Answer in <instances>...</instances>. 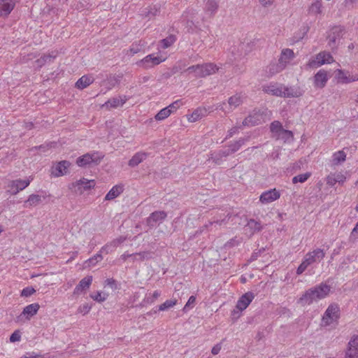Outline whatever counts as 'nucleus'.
I'll list each match as a JSON object with an SVG mask.
<instances>
[{"instance_id": "f257e3e1", "label": "nucleus", "mask_w": 358, "mask_h": 358, "mask_svg": "<svg viewBox=\"0 0 358 358\" xmlns=\"http://www.w3.org/2000/svg\"><path fill=\"white\" fill-rule=\"evenodd\" d=\"M330 292V286L326 283L308 289L299 299L298 302L301 306L310 305L314 301L325 298Z\"/></svg>"}, {"instance_id": "f03ea898", "label": "nucleus", "mask_w": 358, "mask_h": 358, "mask_svg": "<svg viewBox=\"0 0 358 358\" xmlns=\"http://www.w3.org/2000/svg\"><path fill=\"white\" fill-rule=\"evenodd\" d=\"M339 311L340 309L337 304H330L322 316V322L323 325L325 327L329 326L334 322H336L339 318Z\"/></svg>"}, {"instance_id": "7ed1b4c3", "label": "nucleus", "mask_w": 358, "mask_h": 358, "mask_svg": "<svg viewBox=\"0 0 358 358\" xmlns=\"http://www.w3.org/2000/svg\"><path fill=\"white\" fill-rule=\"evenodd\" d=\"M255 298V295L252 292H248L242 295V296L238 300L236 309L232 311V315L236 318L240 317V312L244 310L250 305Z\"/></svg>"}, {"instance_id": "20e7f679", "label": "nucleus", "mask_w": 358, "mask_h": 358, "mask_svg": "<svg viewBox=\"0 0 358 358\" xmlns=\"http://www.w3.org/2000/svg\"><path fill=\"white\" fill-rule=\"evenodd\" d=\"M265 122V115L260 110L255 109L242 122L243 126L252 127Z\"/></svg>"}, {"instance_id": "39448f33", "label": "nucleus", "mask_w": 358, "mask_h": 358, "mask_svg": "<svg viewBox=\"0 0 358 358\" xmlns=\"http://www.w3.org/2000/svg\"><path fill=\"white\" fill-rule=\"evenodd\" d=\"M165 60V58L162 57L155 56L153 54H150L145 57L141 60L136 62L138 66H141L145 69H148L154 67L156 65L159 64Z\"/></svg>"}, {"instance_id": "423d86ee", "label": "nucleus", "mask_w": 358, "mask_h": 358, "mask_svg": "<svg viewBox=\"0 0 358 358\" xmlns=\"http://www.w3.org/2000/svg\"><path fill=\"white\" fill-rule=\"evenodd\" d=\"M345 34V29L341 26L334 27L329 34V45L331 49H335L337 48L338 44V41L343 38Z\"/></svg>"}, {"instance_id": "0eeeda50", "label": "nucleus", "mask_w": 358, "mask_h": 358, "mask_svg": "<svg viewBox=\"0 0 358 358\" xmlns=\"http://www.w3.org/2000/svg\"><path fill=\"white\" fill-rule=\"evenodd\" d=\"M31 180L29 179L22 180L17 179L11 180L7 186V191L12 195L17 194L20 191L23 190L30 184Z\"/></svg>"}, {"instance_id": "6e6552de", "label": "nucleus", "mask_w": 358, "mask_h": 358, "mask_svg": "<svg viewBox=\"0 0 358 358\" xmlns=\"http://www.w3.org/2000/svg\"><path fill=\"white\" fill-rule=\"evenodd\" d=\"M219 67L211 62L199 64V71L197 78H206L215 74L218 71Z\"/></svg>"}, {"instance_id": "1a4fd4ad", "label": "nucleus", "mask_w": 358, "mask_h": 358, "mask_svg": "<svg viewBox=\"0 0 358 358\" xmlns=\"http://www.w3.org/2000/svg\"><path fill=\"white\" fill-rule=\"evenodd\" d=\"M316 59H317L316 61H315V60L310 61L308 63V65L310 67H314L316 65L318 66L322 65L325 63L330 64L334 62V59H333V57L331 56V55L329 52H327L325 51L320 52L317 55Z\"/></svg>"}, {"instance_id": "9d476101", "label": "nucleus", "mask_w": 358, "mask_h": 358, "mask_svg": "<svg viewBox=\"0 0 358 358\" xmlns=\"http://www.w3.org/2000/svg\"><path fill=\"white\" fill-rule=\"evenodd\" d=\"M325 256V252L323 250L317 248L312 252L307 253L304 259L307 262L308 264L310 265L315 262H320Z\"/></svg>"}, {"instance_id": "9b49d317", "label": "nucleus", "mask_w": 358, "mask_h": 358, "mask_svg": "<svg viewBox=\"0 0 358 358\" xmlns=\"http://www.w3.org/2000/svg\"><path fill=\"white\" fill-rule=\"evenodd\" d=\"M295 57L294 52L289 48L282 49L278 59L280 64L285 69Z\"/></svg>"}, {"instance_id": "f8f14e48", "label": "nucleus", "mask_w": 358, "mask_h": 358, "mask_svg": "<svg viewBox=\"0 0 358 358\" xmlns=\"http://www.w3.org/2000/svg\"><path fill=\"white\" fill-rule=\"evenodd\" d=\"M280 194L275 189H270L263 192L259 198V201L262 203H268L278 199Z\"/></svg>"}, {"instance_id": "ddd939ff", "label": "nucleus", "mask_w": 358, "mask_h": 358, "mask_svg": "<svg viewBox=\"0 0 358 358\" xmlns=\"http://www.w3.org/2000/svg\"><path fill=\"white\" fill-rule=\"evenodd\" d=\"M166 216V213L163 210L155 211L147 218V224L150 227H154L157 223L162 222Z\"/></svg>"}, {"instance_id": "4468645a", "label": "nucleus", "mask_w": 358, "mask_h": 358, "mask_svg": "<svg viewBox=\"0 0 358 358\" xmlns=\"http://www.w3.org/2000/svg\"><path fill=\"white\" fill-rule=\"evenodd\" d=\"M17 0H0V15L7 16L15 7Z\"/></svg>"}, {"instance_id": "2eb2a0df", "label": "nucleus", "mask_w": 358, "mask_h": 358, "mask_svg": "<svg viewBox=\"0 0 358 358\" xmlns=\"http://www.w3.org/2000/svg\"><path fill=\"white\" fill-rule=\"evenodd\" d=\"M283 85L278 83L270 84L263 87V91L267 94L282 97Z\"/></svg>"}, {"instance_id": "dca6fc26", "label": "nucleus", "mask_w": 358, "mask_h": 358, "mask_svg": "<svg viewBox=\"0 0 358 358\" xmlns=\"http://www.w3.org/2000/svg\"><path fill=\"white\" fill-rule=\"evenodd\" d=\"M99 162V159L96 157V153H87L78 157L76 160V164L78 166L83 167L92 162L98 163Z\"/></svg>"}, {"instance_id": "f3484780", "label": "nucleus", "mask_w": 358, "mask_h": 358, "mask_svg": "<svg viewBox=\"0 0 358 358\" xmlns=\"http://www.w3.org/2000/svg\"><path fill=\"white\" fill-rule=\"evenodd\" d=\"M96 185L94 180H87L86 178H81L78 180L74 186L78 187L76 191H79L80 194H82L84 191L93 188Z\"/></svg>"}, {"instance_id": "a211bd4d", "label": "nucleus", "mask_w": 358, "mask_h": 358, "mask_svg": "<svg viewBox=\"0 0 358 358\" xmlns=\"http://www.w3.org/2000/svg\"><path fill=\"white\" fill-rule=\"evenodd\" d=\"M92 282V276H87L83 278L78 283V285L75 287L73 291V294L79 295L83 292L87 290L90 288Z\"/></svg>"}, {"instance_id": "6ab92c4d", "label": "nucleus", "mask_w": 358, "mask_h": 358, "mask_svg": "<svg viewBox=\"0 0 358 358\" xmlns=\"http://www.w3.org/2000/svg\"><path fill=\"white\" fill-rule=\"evenodd\" d=\"M335 77L338 82L341 83H349L358 80V78H356L353 76H351L348 72H345L341 69L336 71Z\"/></svg>"}, {"instance_id": "aec40b11", "label": "nucleus", "mask_w": 358, "mask_h": 358, "mask_svg": "<svg viewBox=\"0 0 358 358\" xmlns=\"http://www.w3.org/2000/svg\"><path fill=\"white\" fill-rule=\"evenodd\" d=\"M70 165L71 163L68 161H61L57 163L52 173L57 177L66 175L69 172Z\"/></svg>"}, {"instance_id": "412c9836", "label": "nucleus", "mask_w": 358, "mask_h": 358, "mask_svg": "<svg viewBox=\"0 0 358 358\" xmlns=\"http://www.w3.org/2000/svg\"><path fill=\"white\" fill-rule=\"evenodd\" d=\"M127 97L126 96H120L118 97H113L108 100L103 105V107L106 106V108H117L119 106H122L126 101H127Z\"/></svg>"}, {"instance_id": "4be33fe9", "label": "nucleus", "mask_w": 358, "mask_h": 358, "mask_svg": "<svg viewBox=\"0 0 358 358\" xmlns=\"http://www.w3.org/2000/svg\"><path fill=\"white\" fill-rule=\"evenodd\" d=\"M230 155L229 151L227 150H221L217 152H212L209 155L208 160L212 159L213 163L217 165H220L223 162V158Z\"/></svg>"}, {"instance_id": "5701e85b", "label": "nucleus", "mask_w": 358, "mask_h": 358, "mask_svg": "<svg viewBox=\"0 0 358 358\" xmlns=\"http://www.w3.org/2000/svg\"><path fill=\"white\" fill-rule=\"evenodd\" d=\"M327 80V72L323 69L320 70L314 77V83L317 87H324Z\"/></svg>"}, {"instance_id": "b1692460", "label": "nucleus", "mask_w": 358, "mask_h": 358, "mask_svg": "<svg viewBox=\"0 0 358 358\" xmlns=\"http://www.w3.org/2000/svg\"><path fill=\"white\" fill-rule=\"evenodd\" d=\"M39 308L40 306L38 303H32L27 306L23 309V311L19 316V318H20L22 315H25L27 319L29 320L31 317L35 315L37 313Z\"/></svg>"}, {"instance_id": "393cba45", "label": "nucleus", "mask_w": 358, "mask_h": 358, "mask_svg": "<svg viewBox=\"0 0 358 358\" xmlns=\"http://www.w3.org/2000/svg\"><path fill=\"white\" fill-rule=\"evenodd\" d=\"M285 68L278 61V62L270 63L269 65L267 66L266 71L267 76L271 77L276 73L282 71Z\"/></svg>"}, {"instance_id": "a878e982", "label": "nucleus", "mask_w": 358, "mask_h": 358, "mask_svg": "<svg viewBox=\"0 0 358 358\" xmlns=\"http://www.w3.org/2000/svg\"><path fill=\"white\" fill-rule=\"evenodd\" d=\"M147 153L139 152L136 153L129 161L128 164L131 167H135L147 158Z\"/></svg>"}, {"instance_id": "bb28decb", "label": "nucleus", "mask_w": 358, "mask_h": 358, "mask_svg": "<svg viewBox=\"0 0 358 358\" xmlns=\"http://www.w3.org/2000/svg\"><path fill=\"white\" fill-rule=\"evenodd\" d=\"M302 93L299 89L294 87H288L283 85L282 97L292 98L299 97Z\"/></svg>"}, {"instance_id": "cd10ccee", "label": "nucleus", "mask_w": 358, "mask_h": 358, "mask_svg": "<svg viewBox=\"0 0 358 358\" xmlns=\"http://www.w3.org/2000/svg\"><path fill=\"white\" fill-rule=\"evenodd\" d=\"M243 101V96L241 94H236L234 96H231L228 99V105L229 108V110H232L236 107L239 106L242 104Z\"/></svg>"}, {"instance_id": "c85d7f7f", "label": "nucleus", "mask_w": 358, "mask_h": 358, "mask_svg": "<svg viewBox=\"0 0 358 358\" xmlns=\"http://www.w3.org/2000/svg\"><path fill=\"white\" fill-rule=\"evenodd\" d=\"M42 201L41 196L32 194L29 196L28 199L24 201V207L31 208L38 206Z\"/></svg>"}, {"instance_id": "c756f323", "label": "nucleus", "mask_w": 358, "mask_h": 358, "mask_svg": "<svg viewBox=\"0 0 358 358\" xmlns=\"http://www.w3.org/2000/svg\"><path fill=\"white\" fill-rule=\"evenodd\" d=\"M94 82V78L90 76H83L76 83L78 89L83 90Z\"/></svg>"}, {"instance_id": "7c9ffc66", "label": "nucleus", "mask_w": 358, "mask_h": 358, "mask_svg": "<svg viewBox=\"0 0 358 358\" xmlns=\"http://www.w3.org/2000/svg\"><path fill=\"white\" fill-rule=\"evenodd\" d=\"M123 191V187L121 185H115L108 192L105 196V200H113L117 197Z\"/></svg>"}, {"instance_id": "2f4dec72", "label": "nucleus", "mask_w": 358, "mask_h": 358, "mask_svg": "<svg viewBox=\"0 0 358 358\" xmlns=\"http://www.w3.org/2000/svg\"><path fill=\"white\" fill-rule=\"evenodd\" d=\"M346 159V154L344 151L340 150L334 153L332 156L333 165H338L344 162Z\"/></svg>"}, {"instance_id": "473e14b6", "label": "nucleus", "mask_w": 358, "mask_h": 358, "mask_svg": "<svg viewBox=\"0 0 358 358\" xmlns=\"http://www.w3.org/2000/svg\"><path fill=\"white\" fill-rule=\"evenodd\" d=\"M161 295V292L158 290H156L153 292L152 295L146 296L143 300L142 301L141 306H145L148 304L153 303L155 300H157Z\"/></svg>"}, {"instance_id": "72a5a7b5", "label": "nucleus", "mask_w": 358, "mask_h": 358, "mask_svg": "<svg viewBox=\"0 0 358 358\" xmlns=\"http://www.w3.org/2000/svg\"><path fill=\"white\" fill-rule=\"evenodd\" d=\"M218 8V3L217 0H206L205 4V10L206 12L210 13L211 15L215 13Z\"/></svg>"}, {"instance_id": "f704fd0d", "label": "nucleus", "mask_w": 358, "mask_h": 358, "mask_svg": "<svg viewBox=\"0 0 358 358\" xmlns=\"http://www.w3.org/2000/svg\"><path fill=\"white\" fill-rule=\"evenodd\" d=\"M245 141L246 139L245 138H240L234 143L229 144V148L227 149L229 154L231 155L238 151L241 147L244 145Z\"/></svg>"}, {"instance_id": "c9c22d12", "label": "nucleus", "mask_w": 358, "mask_h": 358, "mask_svg": "<svg viewBox=\"0 0 358 358\" xmlns=\"http://www.w3.org/2000/svg\"><path fill=\"white\" fill-rule=\"evenodd\" d=\"M56 57V55H54L53 52L52 54H47L42 56L41 58L38 59L36 61L38 66L41 67L45 64L48 62H52Z\"/></svg>"}, {"instance_id": "e433bc0d", "label": "nucleus", "mask_w": 358, "mask_h": 358, "mask_svg": "<svg viewBox=\"0 0 358 358\" xmlns=\"http://www.w3.org/2000/svg\"><path fill=\"white\" fill-rule=\"evenodd\" d=\"M205 112L206 110L204 109L197 108L190 115L188 116V120L191 122H194L204 116Z\"/></svg>"}, {"instance_id": "4c0bfd02", "label": "nucleus", "mask_w": 358, "mask_h": 358, "mask_svg": "<svg viewBox=\"0 0 358 358\" xmlns=\"http://www.w3.org/2000/svg\"><path fill=\"white\" fill-rule=\"evenodd\" d=\"M270 129L273 134V136L275 137L279 135L284 129L279 121H273L270 125Z\"/></svg>"}, {"instance_id": "58836bf2", "label": "nucleus", "mask_w": 358, "mask_h": 358, "mask_svg": "<svg viewBox=\"0 0 358 358\" xmlns=\"http://www.w3.org/2000/svg\"><path fill=\"white\" fill-rule=\"evenodd\" d=\"M176 40V36L171 34L168 37L161 40L159 43L162 44V48L166 49L171 46L175 43Z\"/></svg>"}, {"instance_id": "ea45409f", "label": "nucleus", "mask_w": 358, "mask_h": 358, "mask_svg": "<svg viewBox=\"0 0 358 358\" xmlns=\"http://www.w3.org/2000/svg\"><path fill=\"white\" fill-rule=\"evenodd\" d=\"M103 259V257L101 254L97 253L92 257L90 258L87 261H85V267H90L94 266L97 262L101 261Z\"/></svg>"}, {"instance_id": "a19ab883", "label": "nucleus", "mask_w": 358, "mask_h": 358, "mask_svg": "<svg viewBox=\"0 0 358 358\" xmlns=\"http://www.w3.org/2000/svg\"><path fill=\"white\" fill-rule=\"evenodd\" d=\"M170 110L166 107L160 110L155 116V119L157 121H162L170 116Z\"/></svg>"}, {"instance_id": "79ce46f5", "label": "nucleus", "mask_w": 358, "mask_h": 358, "mask_svg": "<svg viewBox=\"0 0 358 358\" xmlns=\"http://www.w3.org/2000/svg\"><path fill=\"white\" fill-rule=\"evenodd\" d=\"M247 227H248L252 230V234L257 231H259L262 229V227L260 222L253 219H251L248 221Z\"/></svg>"}, {"instance_id": "37998d69", "label": "nucleus", "mask_w": 358, "mask_h": 358, "mask_svg": "<svg viewBox=\"0 0 358 358\" xmlns=\"http://www.w3.org/2000/svg\"><path fill=\"white\" fill-rule=\"evenodd\" d=\"M322 2L317 1L316 2L311 4L309 7L308 13L312 14H317L322 13Z\"/></svg>"}, {"instance_id": "c03bdc74", "label": "nucleus", "mask_w": 358, "mask_h": 358, "mask_svg": "<svg viewBox=\"0 0 358 358\" xmlns=\"http://www.w3.org/2000/svg\"><path fill=\"white\" fill-rule=\"evenodd\" d=\"M178 302L177 299H171V300H166L164 303L161 304L159 306L158 310L159 311H164L172 307H173L175 305H176Z\"/></svg>"}, {"instance_id": "a18cd8bd", "label": "nucleus", "mask_w": 358, "mask_h": 358, "mask_svg": "<svg viewBox=\"0 0 358 358\" xmlns=\"http://www.w3.org/2000/svg\"><path fill=\"white\" fill-rule=\"evenodd\" d=\"M311 176V173L309 172H307L303 174H299L298 176H294L292 178V182L294 184H296L297 182H306Z\"/></svg>"}, {"instance_id": "49530a36", "label": "nucleus", "mask_w": 358, "mask_h": 358, "mask_svg": "<svg viewBox=\"0 0 358 358\" xmlns=\"http://www.w3.org/2000/svg\"><path fill=\"white\" fill-rule=\"evenodd\" d=\"M292 136H293V134L291 131L286 130L284 129L282 131V132L279 135L275 136V138L276 139H282L284 141H287L289 140L290 138H292Z\"/></svg>"}, {"instance_id": "de8ad7c7", "label": "nucleus", "mask_w": 358, "mask_h": 358, "mask_svg": "<svg viewBox=\"0 0 358 358\" xmlns=\"http://www.w3.org/2000/svg\"><path fill=\"white\" fill-rule=\"evenodd\" d=\"M136 255V258L141 261H143L145 259H150L152 258L153 252L150 251H143L141 252L135 253Z\"/></svg>"}, {"instance_id": "09e8293b", "label": "nucleus", "mask_w": 358, "mask_h": 358, "mask_svg": "<svg viewBox=\"0 0 358 358\" xmlns=\"http://www.w3.org/2000/svg\"><path fill=\"white\" fill-rule=\"evenodd\" d=\"M120 82V79L115 76H110L107 78L106 85L108 90H110L114 87Z\"/></svg>"}, {"instance_id": "8fccbe9b", "label": "nucleus", "mask_w": 358, "mask_h": 358, "mask_svg": "<svg viewBox=\"0 0 358 358\" xmlns=\"http://www.w3.org/2000/svg\"><path fill=\"white\" fill-rule=\"evenodd\" d=\"M108 295L104 294L103 296L101 295V292H97L96 294H90V297L94 299V301L101 303L103 302L107 299Z\"/></svg>"}, {"instance_id": "3c124183", "label": "nucleus", "mask_w": 358, "mask_h": 358, "mask_svg": "<svg viewBox=\"0 0 358 358\" xmlns=\"http://www.w3.org/2000/svg\"><path fill=\"white\" fill-rule=\"evenodd\" d=\"M345 358H358V350L348 348Z\"/></svg>"}, {"instance_id": "603ef678", "label": "nucleus", "mask_w": 358, "mask_h": 358, "mask_svg": "<svg viewBox=\"0 0 358 358\" xmlns=\"http://www.w3.org/2000/svg\"><path fill=\"white\" fill-rule=\"evenodd\" d=\"M115 248L113 246L112 243L110 242V243H108L107 244H106L104 246H103L101 248V249L100 250L99 252L101 254V253H106V254H108V253H110L112 252Z\"/></svg>"}, {"instance_id": "864d4df0", "label": "nucleus", "mask_w": 358, "mask_h": 358, "mask_svg": "<svg viewBox=\"0 0 358 358\" xmlns=\"http://www.w3.org/2000/svg\"><path fill=\"white\" fill-rule=\"evenodd\" d=\"M348 348L358 350V336L354 335L348 344Z\"/></svg>"}, {"instance_id": "5fc2aeb1", "label": "nucleus", "mask_w": 358, "mask_h": 358, "mask_svg": "<svg viewBox=\"0 0 358 358\" xmlns=\"http://www.w3.org/2000/svg\"><path fill=\"white\" fill-rule=\"evenodd\" d=\"M180 105H181L180 101L177 100V101L173 102L172 103H171L170 105H169L166 108L170 110V113L171 114V113H174L175 111H176L177 109L180 108Z\"/></svg>"}, {"instance_id": "6e6d98bb", "label": "nucleus", "mask_w": 358, "mask_h": 358, "mask_svg": "<svg viewBox=\"0 0 358 358\" xmlns=\"http://www.w3.org/2000/svg\"><path fill=\"white\" fill-rule=\"evenodd\" d=\"M91 308L88 303H84L78 307V312L83 315H86L90 312Z\"/></svg>"}, {"instance_id": "4d7b16f0", "label": "nucleus", "mask_w": 358, "mask_h": 358, "mask_svg": "<svg viewBox=\"0 0 358 358\" xmlns=\"http://www.w3.org/2000/svg\"><path fill=\"white\" fill-rule=\"evenodd\" d=\"M126 239H127V238L125 236H120L118 238L110 241V243H112L113 246L115 248H116L119 245H120L122 243H124L126 241Z\"/></svg>"}, {"instance_id": "13d9d810", "label": "nucleus", "mask_w": 358, "mask_h": 358, "mask_svg": "<svg viewBox=\"0 0 358 358\" xmlns=\"http://www.w3.org/2000/svg\"><path fill=\"white\" fill-rule=\"evenodd\" d=\"M326 182L327 185L331 187L334 186L336 183V180L334 173H331L329 175L327 176Z\"/></svg>"}, {"instance_id": "bf43d9fd", "label": "nucleus", "mask_w": 358, "mask_h": 358, "mask_svg": "<svg viewBox=\"0 0 358 358\" xmlns=\"http://www.w3.org/2000/svg\"><path fill=\"white\" fill-rule=\"evenodd\" d=\"M35 292L36 290L33 287H28L22 289L21 296L28 297L32 295Z\"/></svg>"}, {"instance_id": "052dcab7", "label": "nucleus", "mask_w": 358, "mask_h": 358, "mask_svg": "<svg viewBox=\"0 0 358 358\" xmlns=\"http://www.w3.org/2000/svg\"><path fill=\"white\" fill-rule=\"evenodd\" d=\"M308 266L310 265L308 264L307 262L305 259H303L301 264L299 266L296 270V273L298 275H301L305 271V270L308 268Z\"/></svg>"}, {"instance_id": "680f3d73", "label": "nucleus", "mask_w": 358, "mask_h": 358, "mask_svg": "<svg viewBox=\"0 0 358 358\" xmlns=\"http://www.w3.org/2000/svg\"><path fill=\"white\" fill-rule=\"evenodd\" d=\"M141 50V48L140 47L139 45H137V44H133L131 45V47L129 48V50H128V53L133 56L134 55L139 52Z\"/></svg>"}, {"instance_id": "e2e57ef3", "label": "nucleus", "mask_w": 358, "mask_h": 358, "mask_svg": "<svg viewBox=\"0 0 358 358\" xmlns=\"http://www.w3.org/2000/svg\"><path fill=\"white\" fill-rule=\"evenodd\" d=\"M106 285L109 286L113 290L117 289V285L116 281L113 278H108L106 281Z\"/></svg>"}, {"instance_id": "0e129e2a", "label": "nucleus", "mask_w": 358, "mask_h": 358, "mask_svg": "<svg viewBox=\"0 0 358 358\" xmlns=\"http://www.w3.org/2000/svg\"><path fill=\"white\" fill-rule=\"evenodd\" d=\"M334 173L336 180V182H338L339 184H343L345 181L346 178L341 172Z\"/></svg>"}, {"instance_id": "69168bd1", "label": "nucleus", "mask_w": 358, "mask_h": 358, "mask_svg": "<svg viewBox=\"0 0 358 358\" xmlns=\"http://www.w3.org/2000/svg\"><path fill=\"white\" fill-rule=\"evenodd\" d=\"M227 216H225L223 219H214L213 221H209L208 224L206 225V227H208L209 226H212L213 224H217L219 225H221L222 223L226 222V217Z\"/></svg>"}, {"instance_id": "338daca9", "label": "nucleus", "mask_w": 358, "mask_h": 358, "mask_svg": "<svg viewBox=\"0 0 358 358\" xmlns=\"http://www.w3.org/2000/svg\"><path fill=\"white\" fill-rule=\"evenodd\" d=\"M239 129H241V127H238V126H235V127H233L232 128H231L228 131V134L227 135L226 139L232 137L235 134L238 133Z\"/></svg>"}, {"instance_id": "774afa93", "label": "nucleus", "mask_w": 358, "mask_h": 358, "mask_svg": "<svg viewBox=\"0 0 358 358\" xmlns=\"http://www.w3.org/2000/svg\"><path fill=\"white\" fill-rule=\"evenodd\" d=\"M21 338L19 331H14L10 336V341L12 343L19 341Z\"/></svg>"}]
</instances>
